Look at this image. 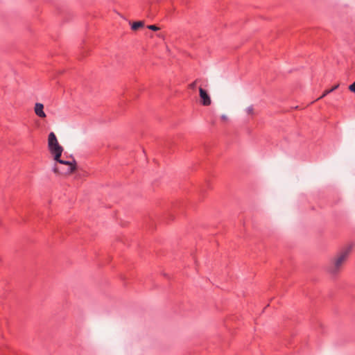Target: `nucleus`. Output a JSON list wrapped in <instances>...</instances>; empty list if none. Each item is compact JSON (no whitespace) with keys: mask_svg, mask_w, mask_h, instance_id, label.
Instances as JSON below:
<instances>
[{"mask_svg":"<svg viewBox=\"0 0 355 355\" xmlns=\"http://www.w3.org/2000/svg\"><path fill=\"white\" fill-rule=\"evenodd\" d=\"M48 148L56 162L67 166L66 170L60 171L58 167L55 166L53 169L55 173L69 174L75 171L76 168L75 159H73L72 161H65L60 159L63 152V148L59 144L57 137L53 132H50L48 137Z\"/></svg>","mask_w":355,"mask_h":355,"instance_id":"nucleus-1","label":"nucleus"},{"mask_svg":"<svg viewBox=\"0 0 355 355\" xmlns=\"http://www.w3.org/2000/svg\"><path fill=\"white\" fill-rule=\"evenodd\" d=\"M351 250V247H347L343 249L329 264L327 268V271L332 275H336L341 269V267L347 259L349 252Z\"/></svg>","mask_w":355,"mask_h":355,"instance_id":"nucleus-2","label":"nucleus"},{"mask_svg":"<svg viewBox=\"0 0 355 355\" xmlns=\"http://www.w3.org/2000/svg\"><path fill=\"white\" fill-rule=\"evenodd\" d=\"M199 93L202 105H203L204 106L210 105L211 103V101L207 91L202 89V87H200Z\"/></svg>","mask_w":355,"mask_h":355,"instance_id":"nucleus-3","label":"nucleus"},{"mask_svg":"<svg viewBox=\"0 0 355 355\" xmlns=\"http://www.w3.org/2000/svg\"><path fill=\"white\" fill-rule=\"evenodd\" d=\"M35 112L40 118H45L46 114L44 112V105L40 103H35Z\"/></svg>","mask_w":355,"mask_h":355,"instance_id":"nucleus-4","label":"nucleus"},{"mask_svg":"<svg viewBox=\"0 0 355 355\" xmlns=\"http://www.w3.org/2000/svg\"><path fill=\"white\" fill-rule=\"evenodd\" d=\"M144 24L143 21H135L132 24L131 28L134 31L137 30L139 28L144 26Z\"/></svg>","mask_w":355,"mask_h":355,"instance_id":"nucleus-5","label":"nucleus"},{"mask_svg":"<svg viewBox=\"0 0 355 355\" xmlns=\"http://www.w3.org/2000/svg\"><path fill=\"white\" fill-rule=\"evenodd\" d=\"M338 87V85H336V86L334 87L333 88H331V89L325 90V91L324 92V93L322 94V95L320 98H318V99H320V98H322L324 97V96H327L328 94L331 93V92H333L334 89H336Z\"/></svg>","mask_w":355,"mask_h":355,"instance_id":"nucleus-6","label":"nucleus"},{"mask_svg":"<svg viewBox=\"0 0 355 355\" xmlns=\"http://www.w3.org/2000/svg\"><path fill=\"white\" fill-rule=\"evenodd\" d=\"M196 83H197V80H195L194 82L189 84V89H195L196 87Z\"/></svg>","mask_w":355,"mask_h":355,"instance_id":"nucleus-7","label":"nucleus"},{"mask_svg":"<svg viewBox=\"0 0 355 355\" xmlns=\"http://www.w3.org/2000/svg\"><path fill=\"white\" fill-rule=\"evenodd\" d=\"M148 28L152 31H157L159 30V28L156 26L155 25H149L148 26Z\"/></svg>","mask_w":355,"mask_h":355,"instance_id":"nucleus-8","label":"nucleus"},{"mask_svg":"<svg viewBox=\"0 0 355 355\" xmlns=\"http://www.w3.org/2000/svg\"><path fill=\"white\" fill-rule=\"evenodd\" d=\"M349 89H350V91L355 93V82L349 85Z\"/></svg>","mask_w":355,"mask_h":355,"instance_id":"nucleus-9","label":"nucleus"},{"mask_svg":"<svg viewBox=\"0 0 355 355\" xmlns=\"http://www.w3.org/2000/svg\"><path fill=\"white\" fill-rule=\"evenodd\" d=\"M253 112V107L252 106H250L247 108V112L248 114H252Z\"/></svg>","mask_w":355,"mask_h":355,"instance_id":"nucleus-10","label":"nucleus"},{"mask_svg":"<svg viewBox=\"0 0 355 355\" xmlns=\"http://www.w3.org/2000/svg\"><path fill=\"white\" fill-rule=\"evenodd\" d=\"M221 119H222L223 120L225 121V120H227V116H225V115H222V116H221Z\"/></svg>","mask_w":355,"mask_h":355,"instance_id":"nucleus-11","label":"nucleus"}]
</instances>
